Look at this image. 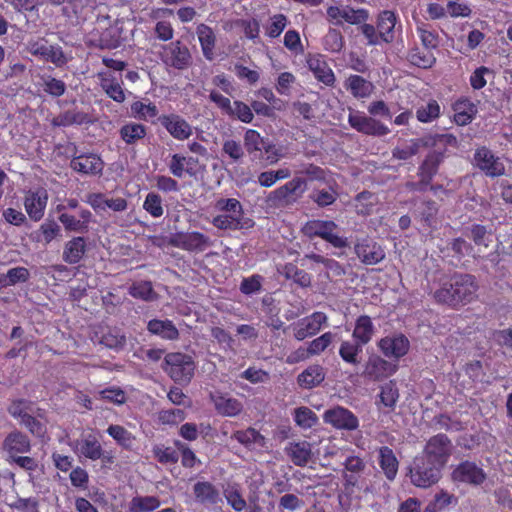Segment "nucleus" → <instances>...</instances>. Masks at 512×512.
I'll use <instances>...</instances> for the list:
<instances>
[{
	"label": "nucleus",
	"instance_id": "a211bd4d",
	"mask_svg": "<svg viewBox=\"0 0 512 512\" xmlns=\"http://www.w3.org/2000/svg\"><path fill=\"white\" fill-rule=\"evenodd\" d=\"M161 59L166 66L177 70L187 69L192 63V56L188 47L179 40L163 46Z\"/></svg>",
	"mask_w": 512,
	"mask_h": 512
},
{
	"label": "nucleus",
	"instance_id": "864d4df0",
	"mask_svg": "<svg viewBox=\"0 0 512 512\" xmlns=\"http://www.w3.org/2000/svg\"><path fill=\"white\" fill-rule=\"evenodd\" d=\"M344 45V37L341 31L336 28H329L322 38L323 49L330 53H340Z\"/></svg>",
	"mask_w": 512,
	"mask_h": 512
},
{
	"label": "nucleus",
	"instance_id": "13d9d810",
	"mask_svg": "<svg viewBox=\"0 0 512 512\" xmlns=\"http://www.w3.org/2000/svg\"><path fill=\"white\" fill-rule=\"evenodd\" d=\"M60 234V226L55 221H46L35 232L34 240L49 244Z\"/></svg>",
	"mask_w": 512,
	"mask_h": 512
},
{
	"label": "nucleus",
	"instance_id": "c9c22d12",
	"mask_svg": "<svg viewBox=\"0 0 512 512\" xmlns=\"http://www.w3.org/2000/svg\"><path fill=\"white\" fill-rule=\"evenodd\" d=\"M195 500L203 505H215L220 501V493L214 484L209 481H198L193 485Z\"/></svg>",
	"mask_w": 512,
	"mask_h": 512
},
{
	"label": "nucleus",
	"instance_id": "bf43d9fd",
	"mask_svg": "<svg viewBox=\"0 0 512 512\" xmlns=\"http://www.w3.org/2000/svg\"><path fill=\"white\" fill-rule=\"evenodd\" d=\"M143 209L153 218H160L164 214L162 197L155 192H149L143 202Z\"/></svg>",
	"mask_w": 512,
	"mask_h": 512
},
{
	"label": "nucleus",
	"instance_id": "9d476101",
	"mask_svg": "<svg viewBox=\"0 0 512 512\" xmlns=\"http://www.w3.org/2000/svg\"><path fill=\"white\" fill-rule=\"evenodd\" d=\"M327 21L336 26L344 23L350 25H364L369 19V11L365 8H353L351 6L331 5L326 8Z\"/></svg>",
	"mask_w": 512,
	"mask_h": 512
},
{
	"label": "nucleus",
	"instance_id": "5701e85b",
	"mask_svg": "<svg viewBox=\"0 0 512 512\" xmlns=\"http://www.w3.org/2000/svg\"><path fill=\"white\" fill-rule=\"evenodd\" d=\"M354 249L357 257L365 265L378 264L385 258L382 246L369 237L358 240Z\"/></svg>",
	"mask_w": 512,
	"mask_h": 512
},
{
	"label": "nucleus",
	"instance_id": "393cba45",
	"mask_svg": "<svg viewBox=\"0 0 512 512\" xmlns=\"http://www.w3.org/2000/svg\"><path fill=\"white\" fill-rule=\"evenodd\" d=\"M400 398L399 389L395 380H389L379 387L375 405L380 413L389 415L396 409Z\"/></svg>",
	"mask_w": 512,
	"mask_h": 512
},
{
	"label": "nucleus",
	"instance_id": "473e14b6",
	"mask_svg": "<svg viewBox=\"0 0 512 512\" xmlns=\"http://www.w3.org/2000/svg\"><path fill=\"white\" fill-rule=\"evenodd\" d=\"M453 120L459 126L470 124L477 114L476 105L468 98H460L452 104Z\"/></svg>",
	"mask_w": 512,
	"mask_h": 512
},
{
	"label": "nucleus",
	"instance_id": "680f3d73",
	"mask_svg": "<svg viewBox=\"0 0 512 512\" xmlns=\"http://www.w3.org/2000/svg\"><path fill=\"white\" fill-rule=\"evenodd\" d=\"M310 199L317 204V206L324 208L332 205L338 198V193L335 189H315L310 194Z\"/></svg>",
	"mask_w": 512,
	"mask_h": 512
},
{
	"label": "nucleus",
	"instance_id": "412c9836",
	"mask_svg": "<svg viewBox=\"0 0 512 512\" xmlns=\"http://www.w3.org/2000/svg\"><path fill=\"white\" fill-rule=\"evenodd\" d=\"M305 60L308 69L318 82L327 87H333L335 85V74L323 54L308 53Z\"/></svg>",
	"mask_w": 512,
	"mask_h": 512
},
{
	"label": "nucleus",
	"instance_id": "dca6fc26",
	"mask_svg": "<svg viewBox=\"0 0 512 512\" xmlns=\"http://www.w3.org/2000/svg\"><path fill=\"white\" fill-rule=\"evenodd\" d=\"M474 165L486 176L495 178L505 174V165L488 147H478L473 156Z\"/></svg>",
	"mask_w": 512,
	"mask_h": 512
},
{
	"label": "nucleus",
	"instance_id": "4c0bfd02",
	"mask_svg": "<svg viewBox=\"0 0 512 512\" xmlns=\"http://www.w3.org/2000/svg\"><path fill=\"white\" fill-rule=\"evenodd\" d=\"M344 87L357 99L368 98L374 90L372 82L356 74H352L346 78Z\"/></svg>",
	"mask_w": 512,
	"mask_h": 512
},
{
	"label": "nucleus",
	"instance_id": "338daca9",
	"mask_svg": "<svg viewBox=\"0 0 512 512\" xmlns=\"http://www.w3.org/2000/svg\"><path fill=\"white\" fill-rule=\"evenodd\" d=\"M32 402L26 399H15L12 400L10 405L7 408L8 413L20 421H23L28 415L29 411H32L31 406Z\"/></svg>",
	"mask_w": 512,
	"mask_h": 512
},
{
	"label": "nucleus",
	"instance_id": "6e6552de",
	"mask_svg": "<svg viewBox=\"0 0 512 512\" xmlns=\"http://www.w3.org/2000/svg\"><path fill=\"white\" fill-rule=\"evenodd\" d=\"M453 452V444L451 439L444 433H438L428 439L426 442L422 456L438 466L440 469L448 463Z\"/></svg>",
	"mask_w": 512,
	"mask_h": 512
},
{
	"label": "nucleus",
	"instance_id": "052dcab7",
	"mask_svg": "<svg viewBox=\"0 0 512 512\" xmlns=\"http://www.w3.org/2000/svg\"><path fill=\"white\" fill-rule=\"evenodd\" d=\"M289 20L286 15L278 13L270 18V23L265 26V34L271 39L278 38L285 30Z\"/></svg>",
	"mask_w": 512,
	"mask_h": 512
},
{
	"label": "nucleus",
	"instance_id": "09e8293b",
	"mask_svg": "<svg viewBox=\"0 0 512 512\" xmlns=\"http://www.w3.org/2000/svg\"><path fill=\"white\" fill-rule=\"evenodd\" d=\"M131 115L138 120L151 121L158 118L159 110L151 101H134L130 106Z\"/></svg>",
	"mask_w": 512,
	"mask_h": 512
},
{
	"label": "nucleus",
	"instance_id": "58836bf2",
	"mask_svg": "<svg viewBox=\"0 0 512 512\" xmlns=\"http://www.w3.org/2000/svg\"><path fill=\"white\" fill-rule=\"evenodd\" d=\"M325 375L324 368L321 365L313 364L298 375L297 382L301 388L312 389L324 381Z\"/></svg>",
	"mask_w": 512,
	"mask_h": 512
},
{
	"label": "nucleus",
	"instance_id": "e433bc0d",
	"mask_svg": "<svg viewBox=\"0 0 512 512\" xmlns=\"http://www.w3.org/2000/svg\"><path fill=\"white\" fill-rule=\"evenodd\" d=\"M196 34L205 59L209 61L214 60V49L216 45V34L214 30L210 26L201 23L196 28Z\"/></svg>",
	"mask_w": 512,
	"mask_h": 512
},
{
	"label": "nucleus",
	"instance_id": "2eb2a0df",
	"mask_svg": "<svg viewBox=\"0 0 512 512\" xmlns=\"http://www.w3.org/2000/svg\"><path fill=\"white\" fill-rule=\"evenodd\" d=\"M398 368V363L391 362L380 355L374 354L368 357L362 375L369 381L380 382L394 375Z\"/></svg>",
	"mask_w": 512,
	"mask_h": 512
},
{
	"label": "nucleus",
	"instance_id": "37998d69",
	"mask_svg": "<svg viewBox=\"0 0 512 512\" xmlns=\"http://www.w3.org/2000/svg\"><path fill=\"white\" fill-rule=\"evenodd\" d=\"M106 433L124 450H132L136 441L135 435L125 427L118 424H111L106 429Z\"/></svg>",
	"mask_w": 512,
	"mask_h": 512
},
{
	"label": "nucleus",
	"instance_id": "8fccbe9b",
	"mask_svg": "<svg viewBox=\"0 0 512 512\" xmlns=\"http://www.w3.org/2000/svg\"><path fill=\"white\" fill-rule=\"evenodd\" d=\"M161 501L156 496H135L128 506L129 512H152L157 510Z\"/></svg>",
	"mask_w": 512,
	"mask_h": 512
},
{
	"label": "nucleus",
	"instance_id": "f03ea898",
	"mask_svg": "<svg viewBox=\"0 0 512 512\" xmlns=\"http://www.w3.org/2000/svg\"><path fill=\"white\" fill-rule=\"evenodd\" d=\"M478 289L474 275L455 272L439 279V287L434 291L433 299L438 304L458 309L475 300Z\"/></svg>",
	"mask_w": 512,
	"mask_h": 512
},
{
	"label": "nucleus",
	"instance_id": "774afa93",
	"mask_svg": "<svg viewBox=\"0 0 512 512\" xmlns=\"http://www.w3.org/2000/svg\"><path fill=\"white\" fill-rule=\"evenodd\" d=\"M129 294L137 299L151 300L154 294L152 283L150 281L135 282L129 288Z\"/></svg>",
	"mask_w": 512,
	"mask_h": 512
},
{
	"label": "nucleus",
	"instance_id": "39448f33",
	"mask_svg": "<svg viewBox=\"0 0 512 512\" xmlns=\"http://www.w3.org/2000/svg\"><path fill=\"white\" fill-rule=\"evenodd\" d=\"M195 362L185 353L171 352L165 355L163 370L178 384H188L194 376Z\"/></svg>",
	"mask_w": 512,
	"mask_h": 512
},
{
	"label": "nucleus",
	"instance_id": "69168bd1",
	"mask_svg": "<svg viewBox=\"0 0 512 512\" xmlns=\"http://www.w3.org/2000/svg\"><path fill=\"white\" fill-rule=\"evenodd\" d=\"M212 225L220 230H238L241 228L239 215L220 214L212 219Z\"/></svg>",
	"mask_w": 512,
	"mask_h": 512
},
{
	"label": "nucleus",
	"instance_id": "49530a36",
	"mask_svg": "<svg viewBox=\"0 0 512 512\" xmlns=\"http://www.w3.org/2000/svg\"><path fill=\"white\" fill-rule=\"evenodd\" d=\"M363 347L364 345L355 340H346L339 347V355L345 363L357 366L360 363V354L363 351Z\"/></svg>",
	"mask_w": 512,
	"mask_h": 512
},
{
	"label": "nucleus",
	"instance_id": "a878e982",
	"mask_svg": "<svg viewBox=\"0 0 512 512\" xmlns=\"http://www.w3.org/2000/svg\"><path fill=\"white\" fill-rule=\"evenodd\" d=\"M70 167L83 175H100L104 168V162L97 154L83 153L72 158Z\"/></svg>",
	"mask_w": 512,
	"mask_h": 512
},
{
	"label": "nucleus",
	"instance_id": "7c9ffc66",
	"mask_svg": "<svg viewBox=\"0 0 512 512\" xmlns=\"http://www.w3.org/2000/svg\"><path fill=\"white\" fill-rule=\"evenodd\" d=\"M295 466L305 467L312 457V445L307 441L290 442L284 449Z\"/></svg>",
	"mask_w": 512,
	"mask_h": 512
},
{
	"label": "nucleus",
	"instance_id": "0e129e2a",
	"mask_svg": "<svg viewBox=\"0 0 512 512\" xmlns=\"http://www.w3.org/2000/svg\"><path fill=\"white\" fill-rule=\"evenodd\" d=\"M316 414L308 407L302 406L294 410V421L302 428H311L317 422Z\"/></svg>",
	"mask_w": 512,
	"mask_h": 512
},
{
	"label": "nucleus",
	"instance_id": "603ef678",
	"mask_svg": "<svg viewBox=\"0 0 512 512\" xmlns=\"http://www.w3.org/2000/svg\"><path fill=\"white\" fill-rule=\"evenodd\" d=\"M416 32L424 49L437 50L440 43L439 35L428 24L424 22L417 24Z\"/></svg>",
	"mask_w": 512,
	"mask_h": 512
},
{
	"label": "nucleus",
	"instance_id": "cd10ccee",
	"mask_svg": "<svg viewBox=\"0 0 512 512\" xmlns=\"http://www.w3.org/2000/svg\"><path fill=\"white\" fill-rule=\"evenodd\" d=\"M58 219L66 231L87 233L92 220V213L88 209L81 208L79 218L69 213H60Z\"/></svg>",
	"mask_w": 512,
	"mask_h": 512
},
{
	"label": "nucleus",
	"instance_id": "bb28decb",
	"mask_svg": "<svg viewBox=\"0 0 512 512\" xmlns=\"http://www.w3.org/2000/svg\"><path fill=\"white\" fill-rule=\"evenodd\" d=\"M210 400L218 414L227 417H235L243 410L242 403L227 393L215 391L210 393Z\"/></svg>",
	"mask_w": 512,
	"mask_h": 512
},
{
	"label": "nucleus",
	"instance_id": "79ce46f5",
	"mask_svg": "<svg viewBox=\"0 0 512 512\" xmlns=\"http://www.w3.org/2000/svg\"><path fill=\"white\" fill-rule=\"evenodd\" d=\"M231 438L247 449H253L255 447L263 448L266 446V438L252 427L234 431Z\"/></svg>",
	"mask_w": 512,
	"mask_h": 512
},
{
	"label": "nucleus",
	"instance_id": "4be33fe9",
	"mask_svg": "<svg viewBox=\"0 0 512 512\" xmlns=\"http://www.w3.org/2000/svg\"><path fill=\"white\" fill-rule=\"evenodd\" d=\"M327 320V315L321 311H315L311 315L302 318L293 325L295 339L303 341L316 335L327 324Z\"/></svg>",
	"mask_w": 512,
	"mask_h": 512
},
{
	"label": "nucleus",
	"instance_id": "f8f14e48",
	"mask_svg": "<svg viewBox=\"0 0 512 512\" xmlns=\"http://www.w3.org/2000/svg\"><path fill=\"white\" fill-rule=\"evenodd\" d=\"M451 480L457 484L480 486L487 478V474L476 462L470 460L461 461L451 471Z\"/></svg>",
	"mask_w": 512,
	"mask_h": 512
},
{
	"label": "nucleus",
	"instance_id": "72a5a7b5",
	"mask_svg": "<svg viewBox=\"0 0 512 512\" xmlns=\"http://www.w3.org/2000/svg\"><path fill=\"white\" fill-rule=\"evenodd\" d=\"M86 251V239L83 236H76L66 242L62 258L68 264H78L83 259Z\"/></svg>",
	"mask_w": 512,
	"mask_h": 512
},
{
	"label": "nucleus",
	"instance_id": "b1692460",
	"mask_svg": "<svg viewBox=\"0 0 512 512\" xmlns=\"http://www.w3.org/2000/svg\"><path fill=\"white\" fill-rule=\"evenodd\" d=\"M323 419L336 429L355 430L359 426L358 418L350 410L336 406L324 412Z\"/></svg>",
	"mask_w": 512,
	"mask_h": 512
},
{
	"label": "nucleus",
	"instance_id": "ddd939ff",
	"mask_svg": "<svg viewBox=\"0 0 512 512\" xmlns=\"http://www.w3.org/2000/svg\"><path fill=\"white\" fill-rule=\"evenodd\" d=\"M48 199V191L42 186L24 192L23 205L32 221L38 222L44 217Z\"/></svg>",
	"mask_w": 512,
	"mask_h": 512
},
{
	"label": "nucleus",
	"instance_id": "c03bdc74",
	"mask_svg": "<svg viewBox=\"0 0 512 512\" xmlns=\"http://www.w3.org/2000/svg\"><path fill=\"white\" fill-rule=\"evenodd\" d=\"M147 135L145 125L136 122H128L119 130V136L127 145H135Z\"/></svg>",
	"mask_w": 512,
	"mask_h": 512
},
{
	"label": "nucleus",
	"instance_id": "20e7f679",
	"mask_svg": "<svg viewBox=\"0 0 512 512\" xmlns=\"http://www.w3.org/2000/svg\"><path fill=\"white\" fill-rule=\"evenodd\" d=\"M397 15L390 10L381 11L377 17L376 27L372 24H364L359 27L360 32L369 46H377L382 43L390 44L395 40V27Z\"/></svg>",
	"mask_w": 512,
	"mask_h": 512
},
{
	"label": "nucleus",
	"instance_id": "a19ab883",
	"mask_svg": "<svg viewBox=\"0 0 512 512\" xmlns=\"http://www.w3.org/2000/svg\"><path fill=\"white\" fill-rule=\"evenodd\" d=\"M375 326L368 315H360L356 321L352 332L353 340L362 345H367L373 338Z\"/></svg>",
	"mask_w": 512,
	"mask_h": 512
},
{
	"label": "nucleus",
	"instance_id": "aec40b11",
	"mask_svg": "<svg viewBox=\"0 0 512 512\" xmlns=\"http://www.w3.org/2000/svg\"><path fill=\"white\" fill-rule=\"evenodd\" d=\"M157 121L177 141L188 140L193 135L192 125L179 114H162Z\"/></svg>",
	"mask_w": 512,
	"mask_h": 512
},
{
	"label": "nucleus",
	"instance_id": "ea45409f",
	"mask_svg": "<svg viewBox=\"0 0 512 512\" xmlns=\"http://www.w3.org/2000/svg\"><path fill=\"white\" fill-rule=\"evenodd\" d=\"M147 330L164 340L174 341L179 338V331L174 323L169 320L152 319L147 324Z\"/></svg>",
	"mask_w": 512,
	"mask_h": 512
},
{
	"label": "nucleus",
	"instance_id": "f3484780",
	"mask_svg": "<svg viewBox=\"0 0 512 512\" xmlns=\"http://www.w3.org/2000/svg\"><path fill=\"white\" fill-rule=\"evenodd\" d=\"M169 243L188 252H203L212 244L208 236L198 231L176 232L171 235Z\"/></svg>",
	"mask_w": 512,
	"mask_h": 512
},
{
	"label": "nucleus",
	"instance_id": "423d86ee",
	"mask_svg": "<svg viewBox=\"0 0 512 512\" xmlns=\"http://www.w3.org/2000/svg\"><path fill=\"white\" fill-rule=\"evenodd\" d=\"M408 470L411 483L419 488H429L442 477V469L422 455L413 458Z\"/></svg>",
	"mask_w": 512,
	"mask_h": 512
},
{
	"label": "nucleus",
	"instance_id": "c756f323",
	"mask_svg": "<svg viewBox=\"0 0 512 512\" xmlns=\"http://www.w3.org/2000/svg\"><path fill=\"white\" fill-rule=\"evenodd\" d=\"M343 465L346 471L343 475L345 488L359 486L360 475L366 468L364 460L359 456L349 455Z\"/></svg>",
	"mask_w": 512,
	"mask_h": 512
},
{
	"label": "nucleus",
	"instance_id": "1a4fd4ad",
	"mask_svg": "<svg viewBox=\"0 0 512 512\" xmlns=\"http://www.w3.org/2000/svg\"><path fill=\"white\" fill-rule=\"evenodd\" d=\"M337 224L332 220H310L307 221L302 231L309 237H320L330 243L335 248H344L347 246V239L335 233Z\"/></svg>",
	"mask_w": 512,
	"mask_h": 512
},
{
	"label": "nucleus",
	"instance_id": "7ed1b4c3",
	"mask_svg": "<svg viewBox=\"0 0 512 512\" xmlns=\"http://www.w3.org/2000/svg\"><path fill=\"white\" fill-rule=\"evenodd\" d=\"M370 116L364 112L353 110L348 115V123L357 132L372 136L383 137L390 133L387 125L372 116H382L391 119L392 114L389 107L383 100L373 101L368 106Z\"/></svg>",
	"mask_w": 512,
	"mask_h": 512
},
{
	"label": "nucleus",
	"instance_id": "6e6d98bb",
	"mask_svg": "<svg viewBox=\"0 0 512 512\" xmlns=\"http://www.w3.org/2000/svg\"><path fill=\"white\" fill-rule=\"evenodd\" d=\"M283 273L287 279L293 280L299 286L306 288L311 285V275L297 265L288 263L283 268Z\"/></svg>",
	"mask_w": 512,
	"mask_h": 512
},
{
	"label": "nucleus",
	"instance_id": "9b49d317",
	"mask_svg": "<svg viewBox=\"0 0 512 512\" xmlns=\"http://www.w3.org/2000/svg\"><path fill=\"white\" fill-rule=\"evenodd\" d=\"M306 180L294 177L284 185L271 191L267 201L271 206L280 207L294 203L305 191Z\"/></svg>",
	"mask_w": 512,
	"mask_h": 512
},
{
	"label": "nucleus",
	"instance_id": "a18cd8bd",
	"mask_svg": "<svg viewBox=\"0 0 512 512\" xmlns=\"http://www.w3.org/2000/svg\"><path fill=\"white\" fill-rule=\"evenodd\" d=\"M407 59L413 66L422 69H430L436 63L434 51L424 48L421 49L419 47L410 49Z\"/></svg>",
	"mask_w": 512,
	"mask_h": 512
},
{
	"label": "nucleus",
	"instance_id": "c85d7f7f",
	"mask_svg": "<svg viewBox=\"0 0 512 512\" xmlns=\"http://www.w3.org/2000/svg\"><path fill=\"white\" fill-rule=\"evenodd\" d=\"M97 77L100 87L105 94L117 103H123L126 99L124 89L121 82L110 72H99Z\"/></svg>",
	"mask_w": 512,
	"mask_h": 512
},
{
	"label": "nucleus",
	"instance_id": "2f4dec72",
	"mask_svg": "<svg viewBox=\"0 0 512 512\" xmlns=\"http://www.w3.org/2000/svg\"><path fill=\"white\" fill-rule=\"evenodd\" d=\"M378 464L388 481L392 482L396 479L399 461L390 447L381 446L378 449Z\"/></svg>",
	"mask_w": 512,
	"mask_h": 512
},
{
	"label": "nucleus",
	"instance_id": "f704fd0d",
	"mask_svg": "<svg viewBox=\"0 0 512 512\" xmlns=\"http://www.w3.org/2000/svg\"><path fill=\"white\" fill-rule=\"evenodd\" d=\"M3 448L11 457H13L16 456V454L29 452L31 444L27 435L15 430L6 436L3 442Z\"/></svg>",
	"mask_w": 512,
	"mask_h": 512
},
{
	"label": "nucleus",
	"instance_id": "e2e57ef3",
	"mask_svg": "<svg viewBox=\"0 0 512 512\" xmlns=\"http://www.w3.org/2000/svg\"><path fill=\"white\" fill-rule=\"evenodd\" d=\"M216 210L227 212L228 215H239V219L243 218V208L240 201L236 198H219L215 202Z\"/></svg>",
	"mask_w": 512,
	"mask_h": 512
},
{
	"label": "nucleus",
	"instance_id": "3c124183",
	"mask_svg": "<svg viewBox=\"0 0 512 512\" xmlns=\"http://www.w3.org/2000/svg\"><path fill=\"white\" fill-rule=\"evenodd\" d=\"M415 115L420 123H431L441 116V107L437 100L430 99L425 105L416 109Z\"/></svg>",
	"mask_w": 512,
	"mask_h": 512
},
{
	"label": "nucleus",
	"instance_id": "f257e3e1",
	"mask_svg": "<svg viewBox=\"0 0 512 512\" xmlns=\"http://www.w3.org/2000/svg\"><path fill=\"white\" fill-rule=\"evenodd\" d=\"M457 137L453 134H434L422 138L423 147H434L428 152L418 167L419 181L407 182L406 188L411 192H425L439 171L440 165L447 156V148H458Z\"/></svg>",
	"mask_w": 512,
	"mask_h": 512
},
{
	"label": "nucleus",
	"instance_id": "de8ad7c7",
	"mask_svg": "<svg viewBox=\"0 0 512 512\" xmlns=\"http://www.w3.org/2000/svg\"><path fill=\"white\" fill-rule=\"evenodd\" d=\"M88 122V115L77 110H67L55 116L51 120L53 127H68L73 124H84Z\"/></svg>",
	"mask_w": 512,
	"mask_h": 512
},
{
	"label": "nucleus",
	"instance_id": "4468645a",
	"mask_svg": "<svg viewBox=\"0 0 512 512\" xmlns=\"http://www.w3.org/2000/svg\"><path fill=\"white\" fill-rule=\"evenodd\" d=\"M91 340L114 351H119L126 345V335L122 329L102 324L93 328Z\"/></svg>",
	"mask_w": 512,
	"mask_h": 512
},
{
	"label": "nucleus",
	"instance_id": "5fc2aeb1",
	"mask_svg": "<svg viewBox=\"0 0 512 512\" xmlns=\"http://www.w3.org/2000/svg\"><path fill=\"white\" fill-rule=\"evenodd\" d=\"M457 502L458 500L453 494L442 489L435 494L434 499L427 505L426 512H441L451 504H457Z\"/></svg>",
	"mask_w": 512,
	"mask_h": 512
},
{
	"label": "nucleus",
	"instance_id": "6ab92c4d",
	"mask_svg": "<svg viewBox=\"0 0 512 512\" xmlns=\"http://www.w3.org/2000/svg\"><path fill=\"white\" fill-rule=\"evenodd\" d=\"M377 346L381 353L388 359H393L397 363L404 357L410 349V341L403 333H394L382 337Z\"/></svg>",
	"mask_w": 512,
	"mask_h": 512
},
{
	"label": "nucleus",
	"instance_id": "0eeeda50",
	"mask_svg": "<svg viewBox=\"0 0 512 512\" xmlns=\"http://www.w3.org/2000/svg\"><path fill=\"white\" fill-rule=\"evenodd\" d=\"M73 452L80 458L90 461L101 460L105 463H112V455L105 451L99 437L95 433L83 434L70 444Z\"/></svg>",
	"mask_w": 512,
	"mask_h": 512
},
{
	"label": "nucleus",
	"instance_id": "4d7b16f0",
	"mask_svg": "<svg viewBox=\"0 0 512 512\" xmlns=\"http://www.w3.org/2000/svg\"><path fill=\"white\" fill-rule=\"evenodd\" d=\"M228 117L242 123L250 124L254 119V113L248 104L240 100H235Z\"/></svg>",
	"mask_w": 512,
	"mask_h": 512
}]
</instances>
